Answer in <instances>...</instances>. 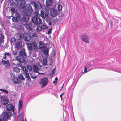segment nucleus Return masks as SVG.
<instances>
[{"label": "nucleus", "mask_w": 121, "mask_h": 121, "mask_svg": "<svg viewBox=\"0 0 121 121\" xmlns=\"http://www.w3.org/2000/svg\"><path fill=\"white\" fill-rule=\"evenodd\" d=\"M11 11L15 13V9L14 8H11Z\"/></svg>", "instance_id": "obj_51"}, {"label": "nucleus", "mask_w": 121, "mask_h": 121, "mask_svg": "<svg viewBox=\"0 0 121 121\" xmlns=\"http://www.w3.org/2000/svg\"><path fill=\"white\" fill-rule=\"evenodd\" d=\"M24 73L25 74V76L28 79H29L30 78V77L28 73L27 72H25Z\"/></svg>", "instance_id": "obj_32"}, {"label": "nucleus", "mask_w": 121, "mask_h": 121, "mask_svg": "<svg viewBox=\"0 0 121 121\" xmlns=\"http://www.w3.org/2000/svg\"><path fill=\"white\" fill-rule=\"evenodd\" d=\"M10 113L5 111L0 116V121H7V120L10 118Z\"/></svg>", "instance_id": "obj_2"}, {"label": "nucleus", "mask_w": 121, "mask_h": 121, "mask_svg": "<svg viewBox=\"0 0 121 121\" xmlns=\"http://www.w3.org/2000/svg\"><path fill=\"white\" fill-rule=\"evenodd\" d=\"M41 74L42 75H44V74L43 73H41Z\"/></svg>", "instance_id": "obj_62"}, {"label": "nucleus", "mask_w": 121, "mask_h": 121, "mask_svg": "<svg viewBox=\"0 0 121 121\" xmlns=\"http://www.w3.org/2000/svg\"><path fill=\"white\" fill-rule=\"evenodd\" d=\"M17 66L19 67H21L22 68V64L21 63H20L19 64H18L17 65Z\"/></svg>", "instance_id": "obj_49"}, {"label": "nucleus", "mask_w": 121, "mask_h": 121, "mask_svg": "<svg viewBox=\"0 0 121 121\" xmlns=\"http://www.w3.org/2000/svg\"><path fill=\"white\" fill-rule=\"evenodd\" d=\"M31 21L36 25H39L42 22L41 19L38 17L36 16H34L32 17Z\"/></svg>", "instance_id": "obj_3"}, {"label": "nucleus", "mask_w": 121, "mask_h": 121, "mask_svg": "<svg viewBox=\"0 0 121 121\" xmlns=\"http://www.w3.org/2000/svg\"><path fill=\"white\" fill-rule=\"evenodd\" d=\"M62 5L60 4L58 5V9L59 11H60L62 9Z\"/></svg>", "instance_id": "obj_37"}, {"label": "nucleus", "mask_w": 121, "mask_h": 121, "mask_svg": "<svg viewBox=\"0 0 121 121\" xmlns=\"http://www.w3.org/2000/svg\"><path fill=\"white\" fill-rule=\"evenodd\" d=\"M16 41L15 38H12L11 39V41L12 42H14Z\"/></svg>", "instance_id": "obj_47"}, {"label": "nucleus", "mask_w": 121, "mask_h": 121, "mask_svg": "<svg viewBox=\"0 0 121 121\" xmlns=\"http://www.w3.org/2000/svg\"><path fill=\"white\" fill-rule=\"evenodd\" d=\"M41 26L42 30H45L48 28V26L45 25H43Z\"/></svg>", "instance_id": "obj_29"}, {"label": "nucleus", "mask_w": 121, "mask_h": 121, "mask_svg": "<svg viewBox=\"0 0 121 121\" xmlns=\"http://www.w3.org/2000/svg\"><path fill=\"white\" fill-rule=\"evenodd\" d=\"M21 0H17L18 1H20Z\"/></svg>", "instance_id": "obj_63"}, {"label": "nucleus", "mask_w": 121, "mask_h": 121, "mask_svg": "<svg viewBox=\"0 0 121 121\" xmlns=\"http://www.w3.org/2000/svg\"><path fill=\"white\" fill-rule=\"evenodd\" d=\"M92 66L91 64H88L86 65L84 67V72L86 73L90 70L92 69L93 68H92L91 66Z\"/></svg>", "instance_id": "obj_9"}, {"label": "nucleus", "mask_w": 121, "mask_h": 121, "mask_svg": "<svg viewBox=\"0 0 121 121\" xmlns=\"http://www.w3.org/2000/svg\"><path fill=\"white\" fill-rule=\"evenodd\" d=\"M53 0H46V5L47 7L51 5L52 4Z\"/></svg>", "instance_id": "obj_16"}, {"label": "nucleus", "mask_w": 121, "mask_h": 121, "mask_svg": "<svg viewBox=\"0 0 121 121\" xmlns=\"http://www.w3.org/2000/svg\"><path fill=\"white\" fill-rule=\"evenodd\" d=\"M28 9L30 12H32L33 11V9L31 6H29Z\"/></svg>", "instance_id": "obj_45"}, {"label": "nucleus", "mask_w": 121, "mask_h": 121, "mask_svg": "<svg viewBox=\"0 0 121 121\" xmlns=\"http://www.w3.org/2000/svg\"><path fill=\"white\" fill-rule=\"evenodd\" d=\"M42 30L41 26H38L37 27L35 31L36 32H38L41 31Z\"/></svg>", "instance_id": "obj_26"}, {"label": "nucleus", "mask_w": 121, "mask_h": 121, "mask_svg": "<svg viewBox=\"0 0 121 121\" xmlns=\"http://www.w3.org/2000/svg\"><path fill=\"white\" fill-rule=\"evenodd\" d=\"M12 20L13 22H18V20L17 19V17H13L12 18Z\"/></svg>", "instance_id": "obj_34"}, {"label": "nucleus", "mask_w": 121, "mask_h": 121, "mask_svg": "<svg viewBox=\"0 0 121 121\" xmlns=\"http://www.w3.org/2000/svg\"><path fill=\"white\" fill-rule=\"evenodd\" d=\"M40 16L43 19H45L47 17V15L42 10H41Z\"/></svg>", "instance_id": "obj_15"}, {"label": "nucleus", "mask_w": 121, "mask_h": 121, "mask_svg": "<svg viewBox=\"0 0 121 121\" xmlns=\"http://www.w3.org/2000/svg\"><path fill=\"white\" fill-rule=\"evenodd\" d=\"M13 70L16 72L18 73L20 72V69L17 67H14L13 68Z\"/></svg>", "instance_id": "obj_24"}, {"label": "nucleus", "mask_w": 121, "mask_h": 121, "mask_svg": "<svg viewBox=\"0 0 121 121\" xmlns=\"http://www.w3.org/2000/svg\"><path fill=\"white\" fill-rule=\"evenodd\" d=\"M18 77L19 79L21 80H24L25 79L23 75L21 74H18Z\"/></svg>", "instance_id": "obj_28"}, {"label": "nucleus", "mask_w": 121, "mask_h": 121, "mask_svg": "<svg viewBox=\"0 0 121 121\" xmlns=\"http://www.w3.org/2000/svg\"><path fill=\"white\" fill-rule=\"evenodd\" d=\"M45 44L43 43L40 42L39 43V47L40 48H42L45 47Z\"/></svg>", "instance_id": "obj_20"}, {"label": "nucleus", "mask_w": 121, "mask_h": 121, "mask_svg": "<svg viewBox=\"0 0 121 121\" xmlns=\"http://www.w3.org/2000/svg\"><path fill=\"white\" fill-rule=\"evenodd\" d=\"M81 39L86 43H89L90 39L88 36L85 34H83L80 36Z\"/></svg>", "instance_id": "obj_6"}, {"label": "nucleus", "mask_w": 121, "mask_h": 121, "mask_svg": "<svg viewBox=\"0 0 121 121\" xmlns=\"http://www.w3.org/2000/svg\"><path fill=\"white\" fill-rule=\"evenodd\" d=\"M7 62V60L6 61L3 59L1 61V62L2 63V64L4 65Z\"/></svg>", "instance_id": "obj_41"}, {"label": "nucleus", "mask_w": 121, "mask_h": 121, "mask_svg": "<svg viewBox=\"0 0 121 121\" xmlns=\"http://www.w3.org/2000/svg\"><path fill=\"white\" fill-rule=\"evenodd\" d=\"M58 20L57 19H55L53 20V22L54 23H55L58 21Z\"/></svg>", "instance_id": "obj_50"}, {"label": "nucleus", "mask_w": 121, "mask_h": 121, "mask_svg": "<svg viewBox=\"0 0 121 121\" xmlns=\"http://www.w3.org/2000/svg\"><path fill=\"white\" fill-rule=\"evenodd\" d=\"M27 67L28 69L29 70V71H31L32 70V68L31 66L30 65H27Z\"/></svg>", "instance_id": "obj_43"}, {"label": "nucleus", "mask_w": 121, "mask_h": 121, "mask_svg": "<svg viewBox=\"0 0 121 121\" xmlns=\"http://www.w3.org/2000/svg\"><path fill=\"white\" fill-rule=\"evenodd\" d=\"M57 80L58 78L57 77L55 78V80L53 82L54 84L55 85H56L57 84Z\"/></svg>", "instance_id": "obj_40"}, {"label": "nucleus", "mask_w": 121, "mask_h": 121, "mask_svg": "<svg viewBox=\"0 0 121 121\" xmlns=\"http://www.w3.org/2000/svg\"><path fill=\"white\" fill-rule=\"evenodd\" d=\"M31 78H32L33 79H35V78H36L37 77L36 76H35V77L31 76Z\"/></svg>", "instance_id": "obj_54"}, {"label": "nucleus", "mask_w": 121, "mask_h": 121, "mask_svg": "<svg viewBox=\"0 0 121 121\" xmlns=\"http://www.w3.org/2000/svg\"><path fill=\"white\" fill-rule=\"evenodd\" d=\"M48 83V79L47 77H44L42 78L39 82V83L41 84L42 87H45Z\"/></svg>", "instance_id": "obj_5"}, {"label": "nucleus", "mask_w": 121, "mask_h": 121, "mask_svg": "<svg viewBox=\"0 0 121 121\" xmlns=\"http://www.w3.org/2000/svg\"><path fill=\"white\" fill-rule=\"evenodd\" d=\"M63 85L62 86V87H61V89L60 90H61V89H62L63 88Z\"/></svg>", "instance_id": "obj_59"}, {"label": "nucleus", "mask_w": 121, "mask_h": 121, "mask_svg": "<svg viewBox=\"0 0 121 121\" xmlns=\"http://www.w3.org/2000/svg\"><path fill=\"white\" fill-rule=\"evenodd\" d=\"M42 52L45 54L47 55L48 54V49L47 48H44L42 50Z\"/></svg>", "instance_id": "obj_21"}, {"label": "nucleus", "mask_w": 121, "mask_h": 121, "mask_svg": "<svg viewBox=\"0 0 121 121\" xmlns=\"http://www.w3.org/2000/svg\"><path fill=\"white\" fill-rule=\"evenodd\" d=\"M7 99V97L5 95H4L1 97V101Z\"/></svg>", "instance_id": "obj_35"}, {"label": "nucleus", "mask_w": 121, "mask_h": 121, "mask_svg": "<svg viewBox=\"0 0 121 121\" xmlns=\"http://www.w3.org/2000/svg\"><path fill=\"white\" fill-rule=\"evenodd\" d=\"M4 40V36L2 35H0V42L3 41Z\"/></svg>", "instance_id": "obj_38"}, {"label": "nucleus", "mask_w": 121, "mask_h": 121, "mask_svg": "<svg viewBox=\"0 0 121 121\" xmlns=\"http://www.w3.org/2000/svg\"><path fill=\"white\" fill-rule=\"evenodd\" d=\"M23 37L24 40L26 41H29L31 39V36L26 33L24 34Z\"/></svg>", "instance_id": "obj_8"}, {"label": "nucleus", "mask_w": 121, "mask_h": 121, "mask_svg": "<svg viewBox=\"0 0 121 121\" xmlns=\"http://www.w3.org/2000/svg\"><path fill=\"white\" fill-rule=\"evenodd\" d=\"M51 32V28L48 31V34H50Z\"/></svg>", "instance_id": "obj_52"}, {"label": "nucleus", "mask_w": 121, "mask_h": 121, "mask_svg": "<svg viewBox=\"0 0 121 121\" xmlns=\"http://www.w3.org/2000/svg\"><path fill=\"white\" fill-rule=\"evenodd\" d=\"M17 54V50L14 51L13 52V54L15 55H16Z\"/></svg>", "instance_id": "obj_48"}, {"label": "nucleus", "mask_w": 121, "mask_h": 121, "mask_svg": "<svg viewBox=\"0 0 121 121\" xmlns=\"http://www.w3.org/2000/svg\"><path fill=\"white\" fill-rule=\"evenodd\" d=\"M23 24L24 25V26L27 30H32L31 27L29 26L28 24L26 23L25 24H24V22H23Z\"/></svg>", "instance_id": "obj_17"}, {"label": "nucleus", "mask_w": 121, "mask_h": 121, "mask_svg": "<svg viewBox=\"0 0 121 121\" xmlns=\"http://www.w3.org/2000/svg\"><path fill=\"white\" fill-rule=\"evenodd\" d=\"M116 71H117V72H119V71H118V70H116Z\"/></svg>", "instance_id": "obj_64"}, {"label": "nucleus", "mask_w": 121, "mask_h": 121, "mask_svg": "<svg viewBox=\"0 0 121 121\" xmlns=\"http://www.w3.org/2000/svg\"><path fill=\"white\" fill-rule=\"evenodd\" d=\"M46 18V20L47 22H49L50 21V17H48L47 16V17Z\"/></svg>", "instance_id": "obj_42"}, {"label": "nucleus", "mask_w": 121, "mask_h": 121, "mask_svg": "<svg viewBox=\"0 0 121 121\" xmlns=\"http://www.w3.org/2000/svg\"><path fill=\"white\" fill-rule=\"evenodd\" d=\"M9 93L10 94H13V93L12 92V91H10L9 92Z\"/></svg>", "instance_id": "obj_55"}, {"label": "nucleus", "mask_w": 121, "mask_h": 121, "mask_svg": "<svg viewBox=\"0 0 121 121\" xmlns=\"http://www.w3.org/2000/svg\"><path fill=\"white\" fill-rule=\"evenodd\" d=\"M16 60L19 62L22 63L25 60L24 57L22 55H20L16 58Z\"/></svg>", "instance_id": "obj_12"}, {"label": "nucleus", "mask_w": 121, "mask_h": 121, "mask_svg": "<svg viewBox=\"0 0 121 121\" xmlns=\"http://www.w3.org/2000/svg\"><path fill=\"white\" fill-rule=\"evenodd\" d=\"M42 63L44 65H47V60L46 59H43L42 60Z\"/></svg>", "instance_id": "obj_25"}, {"label": "nucleus", "mask_w": 121, "mask_h": 121, "mask_svg": "<svg viewBox=\"0 0 121 121\" xmlns=\"http://www.w3.org/2000/svg\"><path fill=\"white\" fill-rule=\"evenodd\" d=\"M15 45L17 49L20 48L22 46V44L20 41H17L15 43Z\"/></svg>", "instance_id": "obj_14"}, {"label": "nucleus", "mask_w": 121, "mask_h": 121, "mask_svg": "<svg viewBox=\"0 0 121 121\" xmlns=\"http://www.w3.org/2000/svg\"><path fill=\"white\" fill-rule=\"evenodd\" d=\"M34 15H35V16L38 17L39 15H40V14L37 12H35L34 13Z\"/></svg>", "instance_id": "obj_44"}, {"label": "nucleus", "mask_w": 121, "mask_h": 121, "mask_svg": "<svg viewBox=\"0 0 121 121\" xmlns=\"http://www.w3.org/2000/svg\"><path fill=\"white\" fill-rule=\"evenodd\" d=\"M6 109L8 111L12 110L14 112V107L11 104H8L6 107Z\"/></svg>", "instance_id": "obj_11"}, {"label": "nucleus", "mask_w": 121, "mask_h": 121, "mask_svg": "<svg viewBox=\"0 0 121 121\" xmlns=\"http://www.w3.org/2000/svg\"><path fill=\"white\" fill-rule=\"evenodd\" d=\"M31 4L34 7L35 9L36 10H38L42 8L41 4L38 2H32Z\"/></svg>", "instance_id": "obj_4"}, {"label": "nucleus", "mask_w": 121, "mask_h": 121, "mask_svg": "<svg viewBox=\"0 0 121 121\" xmlns=\"http://www.w3.org/2000/svg\"><path fill=\"white\" fill-rule=\"evenodd\" d=\"M28 49L30 52L32 51L34 52H37L38 47L37 43L33 42L32 43H28L27 44Z\"/></svg>", "instance_id": "obj_1"}, {"label": "nucleus", "mask_w": 121, "mask_h": 121, "mask_svg": "<svg viewBox=\"0 0 121 121\" xmlns=\"http://www.w3.org/2000/svg\"><path fill=\"white\" fill-rule=\"evenodd\" d=\"M12 81L13 84H16L19 83V82H18V78L16 77L13 78L12 79Z\"/></svg>", "instance_id": "obj_18"}, {"label": "nucleus", "mask_w": 121, "mask_h": 121, "mask_svg": "<svg viewBox=\"0 0 121 121\" xmlns=\"http://www.w3.org/2000/svg\"><path fill=\"white\" fill-rule=\"evenodd\" d=\"M5 67L7 68H9L10 66V63L8 60H7V62L5 64Z\"/></svg>", "instance_id": "obj_27"}, {"label": "nucleus", "mask_w": 121, "mask_h": 121, "mask_svg": "<svg viewBox=\"0 0 121 121\" xmlns=\"http://www.w3.org/2000/svg\"><path fill=\"white\" fill-rule=\"evenodd\" d=\"M31 37V38H32V39H37L38 38V36L37 33L35 32L33 33Z\"/></svg>", "instance_id": "obj_19"}, {"label": "nucleus", "mask_w": 121, "mask_h": 121, "mask_svg": "<svg viewBox=\"0 0 121 121\" xmlns=\"http://www.w3.org/2000/svg\"><path fill=\"white\" fill-rule=\"evenodd\" d=\"M5 55L6 56H7L9 57H11V55L10 53H7V52H6L5 53Z\"/></svg>", "instance_id": "obj_46"}, {"label": "nucleus", "mask_w": 121, "mask_h": 121, "mask_svg": "<svg viewBox=\"0 0 121 121\" xmlns=\"http://www.w3.org/2000/svg\"><path fill=\"white\" fill-rule=\"evenodd\" d=\"M25 121H27L26 119H25ZM18 121H25L22 117H20L19 116L18 118Z\"/></svg>", "instance_id": "obj_30"}, {"label": "nucleus", "mask_w": 121, "mask_h": 121, "mask_svg": "<svg viewBox=\"0 0 121 121\" xmlns=\"http://www.w3.org/2000/svg\"><path fill=\"white\" fill-rule=\"evenodd\" d=\"M6 55H5V54H4V56L3 57V59H6Z\"/></svg>", "instance_id": "obj_53"}, {"label": "nucleus", "mask_w": 121, "mask_h": 121, "mask_svg": "<svg viewBox=\"0 0 121 121\" xmlns=\"http://www.w3.org/2000/svg\"><path fill=\"white\" fill-rule=\"evenodd\" d=\"M57 14V11L55 9H52L51 11L50 15L53 17H55Z\"/></svg>", "instance_id": "obj_13"}, {"label": "nucleus", "mask_w": 121, "mask_h": 121, "mask_svg": "<svg viewBox=\"0 0 121 121\" xmlns=\"http://www.w3.org/2000/svg\"><path fill=\"white\" fill-rule=\"evenodd\" d=\"M40 68V65L39 64L37 65H33V69L34 71L36 73H38L39 72V70Z\"/></svg>", "instance_id": "obj_10"}, {"label": "nucleus", "mask_w": 121, "mask_h": 121, "mask_svg": "<svg viewBox=\"0 0 121 121\" xmlns=\"http://www.w3.org/2000/svg\"><path fill=\"white\" fill-rule=\"evenodd\" d=\"M62 95H60V97H61V100H62Z\"/></svg>", "instance_id": "obj_57"}, {"label": "nucleus", "mask_w": 121, "mask_h": 121, "mask_svg": "<svg viewBox=\"0 0 121 121\" xmlns=\"http://www.w3.org/2000/svg\"><path fill=\"white\" fill-rule=\"evenodd\" d=\"M22 103L23 102L22 100L19 101V109H22Z\"/></svg>", "instance_id": "obj_22"}, {"label": "nucleus", "mask_w": 121, "mask_h": 121, "mask_svg": "<svg viewBox=\"0 0 121 121\" xmlns=\"http://www.w3.org/2000/svg\"><path fill=\"white\" fill-rule=\"evenodd\" d=\"M2 101H3V104L4 105H6L9 103V101L7 99Z\"/></svg>", "instance_id": "obj_31"}, {"label": "nucleus", "mask_w": 121, "mask_h": 121, "mask_svg": "<svg viewBox=\"0 0 121 121\" xmlns=\"http://www.w3.org/2000/svg\"><path fill=\"white\" fill-rule=\"evenodd\" d=\"M20 53L21 55L22 56H25L26 55V53L25 51V49L24 48L22 49L21 50L20 52Z\"/></svg>", "instance_id": "obj_23"}, {"label": "nucleus", "mask_w": 121, "mask_h": 121, "mask_svg": "<svg viewBox=\"0 0 121 121\" xmlns=\"http://www.w3.org/2000/svg\"><path fill=\"white\" fill-rule=\"evenodd\" d=\"M94 63L93 61H92L91 62V64H93Z\"/></svg>", "instance_id": "obj_58"}, {"label": "nucleus", "mask_w": 121, "mask_h": 121, "mask_svg": "<svg viewBox=\"0 0 121 121\" xmlns=\"http://www.w3.org/2000/svg\"><path fill=\"white\" fill-rule=\"evenodd\" d=\"M22 70L24 71V73L25 72H27L28 71L27 69L25 67L23 66L22 67Z\"/></svg>", "instance_id": "obj_36"}, {"label": "nucleus", "mask_w": 121, "mask_h": 121, "mask_svg": "<svg viewBox=\"0 0 121 121\" xmlns=\"http://www.w3.org/2000/svg\"><path fill=\"white\" fill-rule=\"evenodd\" d=\"M0 91H1L4 92L6 93L7 94L8 93V91L5 90H4L3 89H0Z\"/></svg>", "instance_id": "obj_39"}, {"label": "nucleus", "mask_w": 121, "mask_h": 121, "mask_svg": "<svg viewBox=\"0 0 121 121\" xmlns=\"http://www.w3.org/2000/svg\"><path fill=\"white\" fill-rule=\"evenodd\" d=\"M49 25H51V23H50V22L49 23Z\"/></svg>", "instance_id": "obj_60"}, {"label": "nucleus", "mask_w": 121, "mask_h": 121, "mask_svg": "<svg viewBox=\"0 0 121 121\" xmlns=\"http://www.w3.org/2000/svg\"><path fill=\"white\" fill-rule=\"evenodd\" d=\"M25 14H22V17L23 19V22L25 23L27 22L29 20V16L30 14L27 11L25 13Z\"/></svg>", "instance_id": "obj_7"}, {"label": "nucleus", "mask_w": 121, "mask_h": 121, "mask_svg": "<svg viewBox=\"0 0 121 121\" xmlns=\"http://www.w3.org/2000/svg\"><path fill=\"white\" fill-rule=\"evenodd\" d=\"M52 65V64H49V65L50 66H51V65Z\"/></svg>", "instance_id": "obj_61"}, {"label": "nucleus", "mask_w": 121, "mask_h": 121, "mask_svg": "<svg viewBox=\"0 0 121 121\" xmlns=\"http://www.w3.org/2000/svg\"><path fill=\"white\" fill-rule=\"evenodd\" d=\"M56 69L55 68L50 73V75L51 76H52L54 75L55 74V72L56 71Z\"/></svg>", "instance_id": "obj_33"}, {"label": "nucleus", "mask_w": 121, "mask_h": 121, "mask_svg": "<svg viewBox=\"0 0 121 121\" xmlns=\"http://www.w3.org/2000/svg\"><path fill=\"white\" fill-rule=\"evenodd\" d=\"M65 93H64V92H63L62 93L61 95L62 96H63V95Z\"/></svg>", "instance_id": "obj_56"}]
</instances>
